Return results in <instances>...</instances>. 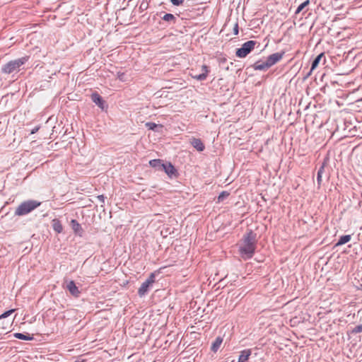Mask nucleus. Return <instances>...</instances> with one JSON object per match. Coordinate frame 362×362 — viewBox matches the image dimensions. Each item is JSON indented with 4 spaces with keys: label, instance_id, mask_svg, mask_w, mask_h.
<instances>
[{
    "label": "nucleus",
    "instance_id": "obj_1",
    "mask_svg": "<svg viewBox=\"0 0 362 362\" xmlns=\"http://www.w3.org/2000/svg\"><path fill=\"white\" fill-rule=\"evenodd\" d=\"M257 234L252 230H248L242 238L240 246V253L244 259H250L255 254L257 247Z\"/></svg>",
    "mask_w": 362,
    "mask_h": 362
},
{
    "label": "nucleus",
    "instance_id": "obj_2",
    "mask_svg": "<svg viewBox=\"0 0 362 362\" xmlns=\"http://www.w3.org/2000/svg\"><path fill=\"white\" fill-rule=\"evenodd\" d=\"M28 57H23L15 60H11L2 66L1 71L6 74L17 72L20 70V67L28 62Z\"/></svg>",
    "mask_w": 362,
    "mask_h": 362
},
{
    "label": "nucleus",
    "instance_id": "obj_3",
    "mask_svg": "<svg viewBox=\"0 0 362 362\" xmlns=\"http://www.w3.org/2000/svg\"><path fill=\"white\" fill-rule=\"evenodd\" d=\"M40 202L36 200H28L22 202L16 209L15 215L21 216H25L40 205Z\"/></svg>",
    "mask_w": 362,
    "mask_h": 362
},
{
    "label": "nucleus",
    "instance_id": "obj_4",
    "mask_svg": "<svg viewBox=\"0 0 362 362\" xmlns=\"http://www.w3.org/2000/svg\"><path fill=\"white\" fill-rule=\"evenodd\" d=\"M256 43L254 40L247 41L242 45L241 47L236 49L235 55L239 58L245 57L254 49Z\"/></svg>",
    "mask_w": 362,
    "mask_h": 362
},
{
    "label": "nucleus",
    "instance_id": "obj_5",
    "mask_svg": "<svg viewBox=\"0 0 362 362\" xmlns=\"http://www.w3.org/2000/svg\"><path fill=\"white\" fill-rule=\"evenodd\" d=\"M90 98L92 101L96 105H98L101 110H103L107 107L106 102L98 92L94 91L93 93H92V94L90 95Z\"/></svg>",
    "mask_w": 362,
    "mask_h": 362
},
{
    "label": "nucleus",
    "instance_id": "obj_6",
    "mask_svg": "<svg viewBox=\"0 0 362 362\" xmlns=\"http://www.w3.org/2000/svg\"><path fill=\"white\" fill-rule=\"evenodd\" d=\"M285 54V52L282 51L281 52H276L272 54H270L266 59L267 64L271 67L279 61L281 60L284 55Z\"/></svg>",
    "mask_w": 362,
    "mask_h": 362
},
{
    "label": "nucleus",
    "instance_id": "obj_7",
    "mask_svg": "<svg viewBox=\"0 0 362 362\" xmlns=\"http://www.w3.org/2000/svg\"><path fill=\"white\" fill-rule=\"evenodd\" d=\"M66 288L69 291V292L74 297H78L81 294V291L76 286L75 282L72 280L66 281Z\"/></svg>",
    "mask_w": 362,
    "mask_h": 362
},
{
    "label": "nucleus",
    "instance_id": "obj_8",
    "mask_svg": "<svg viewBox=\"0 0 362 362\" xmlns=\"http://www.w3.org/2000/svg\"><path fill=\"white\" fill-rule=\"evenodd\" d=\"M161 170H163L170 177H172L173 176H176L177 175V170L171 164V163H163Z\"/></svg>",
    "mask_w": 362,
    "mask_h": 362
},
{
    "label": "nucleus",
    "instance_id": "obj_9",
    "mask_svg": "<svg viewBox=\"0 0 362 362\" xmlns=\"http://www.w3.org/2000/svg\"><path fill=\"white\" fill-rule=\"evenodd\" d=\"M71 226L76 235H78L80 237L83 236V229L76 220L72 219L71 221Z\"/></svg>",
    "mask_w": 362,
    "mask_h": 362
},
{
    "label": "nucleus",
    "instance_id": "obj_10",
    "mask_svg": "<svg viewBox=\"0 0 362 362\" xmlns=\"http://www.w3.org/2000/svg\"><path fill=\"white\" fill-rule=\"evenodd\" d=\"M190 144L199 152H202L205 149V146L200 139L192 138L190 139Z\"/></svg>",
    "mask_w": 362,
    "mask_h": 362
},
{
    "label": "nucleus",
    "instance_id": "obj_11",
    "mask_svg": "<svg viewBox=\"0 0 362 362\" xmlns=\"http://www.w3.org/2000/svg\"><path fill=\"white\" fill-rule=\"evenodd\" d=\"M202 70L203 73L200 74L194 75L192 76V78L197 79V81H204L208 76L209 69L206 65L204 64L202 66Z\"/></svg>",
    "mask_w": 362,
    "mask_h": 362
},
{
    "label": "nucleus",
    "instance_id": "obj_12",
    "mask_svg": "<svg viewBox=\"0 0 362 362\" xmlns=\"http://www.w3.org/2000/svg\"><path fill=\"white\" fill-rule=\"evenodd\" d=\"M322 58L325 59V54L323 52L318 54L313 59V61L312 62L310 70L309 73L307 74V76H310L311 74V72L317 67V66L319 65V64Z\"/></svg>",
    "mask_w": 362,
    "mask_h": 362
},
{
    "label": "nucleus",
    "instance_id": "obj_13",
    "mask_svg": "<svg viewBox=\"0 0 362 362\" xmlns=\"http://www.w3.org/2000/svg\"><path fill=\"white\" fill-rule=\"evenodd\" d=\"M252 67L255 70H259V71H266L270 68V66L267 64V61H265V62L257 61L252 65Z\"/></svg>",
    "mask_w": 362,
    "mask_h": 362
},
{
    "label": "nucleus",
    "instance_id": "obj_14",
    "mask_svg": "<svg viewBox=\"0 0 362 362\" xmlns=\"http://www.w3.org/2000/svg\"><path fill=\"white\" fill-rule=\"evenodd\" d=\"M151 286L148 284V283L146 281L143 282L139 288L138 289V295L140 297L144 296L148 292L149 288Z\"/></svg>",
    "mask_w": 362,
    "mask_h": 362
},
{
    "label": "nucleus",
    "instance_id": "obj_15",
    "mask_svg": "<svg viewBox=\"0 0 362 362\" xmlns=\"http://www.w3.org/2000/svg\"><path fill=\"white\" fill-rule=\"evenodd\" d=\"M251 353L252 351L250 349H245L242 351L238 358V362H246L251 355Z\"/></svg>",
    "mask_w": 362,
    "mask_h": 362
},
{
    "label": "nucleus",
    "instance_id": "obj_16",
    "mask_svg": "<svg viewBox=\"0 0 362 362\" xmlns=\"http://www.w3.org/2000/svg\"><path fill=\"white\" fill-rule=\"evenodd\" d=\"M162 20L168 23L169 24H175L177 22V18L172 13H165L162 17Z\"/></svg>",
    "mask_w": 362,
    "mask_h": 362
},
{
    "label": "nucleus",
    "instance_id": "obj_17",
    "mask_svg": "<svg viewBox=\"0 0 362 362\" xmlns=\"http://www.w3.org/2000/svg\"><path fill=\"white\" fill-rule=\"evenodd\" d=\"M351 235H344L339 238L337 243L334 245V247L344 245L349 243L351 240Z\"/></svg>",
    "mask_w": 362,
    "mask_h": 362
},
{
    "label": "nucleus",
    "instance_id": "obj_18",
    "mask_svg": "<svg viewBox=\"0 0 362 362\" xmlns=\"http://www.w3.org/2000/svg\"><path fill=\"white\" fill-rule=\"evenodd\" d=\"M149 164L152 168H154L158 170H161L163 163L160 159H153L149 161Z\"/></svg>",
    "mask_w": 362,
    "mask_h": 362
},
{
    "label": "nucleus",
    "instance_id": "obj_19",
    "mask_svg": "<svg viewBox=\"0 0 362 362\" xmlns=\"http://www.w3.org/2000/svg\"><path fill=\"white\" fill-rule=\"evenodd\" d=\"M223 342V339L221 337L216 338L215 341L212 343L211 350L214 352H216L220 348Z\"/></svg>",
    "mask_w": 362,
    "mask_h": 362
},
{
    "label": "nucleus",
    "instance_id": "obj_20",
    "mask_svg": "<svg viewBox=\"0 0 362 362\" xmlns=\"http://www.w3.org/2000/svg\"><path fill=\"white\" fill-rule=\"evenodd\" d=\"M52 228L57 233H60L63 230L62 223L58 219H54L52 221Z\"/></svg>",
    "mask_w": 362,
    "mask_h": 362
},
{
    "label": "nucleus",
    "instance_id": "obj_21",
    "mask_svg": "<svg viewBox=\"0 0 362 362\" xmlns=\"http://www.w3.org/2000/svg\"><path fill=\"white\" fill-rule=\"evenodd\" d=\"M14 337L18 339L22 340H32L33 337L30 336L29 334H23V333H15Z\"/></svg>",
    "mask_w": 362,
    "mask_h": 362
},
{
    "label": "nucleus",
    "instance_id": "obj_22",
    "mask_svg": "<svg viewBox=\"0 0 362 362\" xmlns=\"http://www.w3.org/2000/svg\"><path fill=\"white\" fill-rule=\"evenodd\" d=\"M325 171V166L324 165H322L318 170L317 171V182L318 183V185H320L321 184V182H322V173H324Z\"/></svg>",
    "mask_w": 362,
    "mask_h": 362
},
{
    "label": "nucleus",
    "instance_id": "obj_23",
    "mask_svg": "<svg viewBox=\"0 0 362 362\" xmlns=\"http://www.w3.org/2000/svg\"><path fill=\"white\" fill-rule=\"evenodd\" d=\"M229 192H226V191H223L222 192L218 197V200L217 202H223L226 198H227L228 196H229Z\"/></svg>",
    "mask_w": 362,
    "mask_h": 362
},
{
    "label": "nucleus",
    "instance_id": "obj_24",
    "mask_svg": "<svg viewBox=\"0 0 362 362\" xmlns=\"http://www.w3.org/2000/svg\"><path fill=\"white\" fill-rule=\"evenodd\" d=\"M310 4V1L309 0H306L305 1H304L303 3H302L301 4H300L298 6V7L296 9V13H300L301 11H303V9L307 6L308 4Z\"/></svg>",
    "mask_w": 362,
    "mask_h": 362
},
{
    "label": "nucleus",
    "instance_id": "obj_25",
    "mask_svg": "<svg viewBox=\"0 0 362 362\" xmlns=\"http://www.w3.org/2000/svg\"><path fill=\"white\" fill-rule=\"evenodd\" d=\"M145 126L150 130L156 131V129L158 127V124L153 122H146Z\"/></svg>",
    "mask_w": 362,
    "mask_h": 362
},
{
    "label": "nucleus",
    "instance_id": "obj_26",
    "mask_svg": "<svg viewBox=\"0 0 362 362\" xmlns=\"http://www.w3.org/2000/svg\"><path fill=\"white\" fill-rule=\"evenodd\" d=\"M155 274L151 273L145 281L148 283V284H150L151 286H152V284L155 282Z\"/></svg>",
    "mask_w": 362,
    "mask_h": 362
},
{
    "label": "nucleus",
    "instance_id": "obj_27",
    "mask_svg": "<svg viewBox=\"0 0 362 362\" xmlns=\"http://www.w3.org/2000/svg\"><path fill=\"white\" fill-rule=\"evenodd\" d=\"M15 311V309H11L9 310H7L6 312H4V313H2L1 315H0V320L1 319H4V318H6L7 317H8L9 315H11L13 312Z\"/></svg>",
    "mask_w": 362,
    "mask_h": 362
},
{
    "label": "nucleus",
    "instance_id": "obj_28",
    "mask_svg": "<svg viewBox=\"0 0 362 362\" xmlns=\"http://www.w3.org/2000/svg\"><path fill=\"white\" fill-rule=\"evenodd\" d=\"M359 332H362V324L361 325H358L357 326H356L352 330H351V333L352 334H356V333H359Z\"/></svg>",
    "mask_w": 362,
    "mask_h": 362
},
{
    "label": "nucleus",
    "instance_id": "obj_29",
    "mask_svg": "<svg viewBox=\"0 0 362 362\" xmlns=\"http://www.w3.org/2000/svg\"><path fill=\"white\" fill-rule=\"evenodd\" d=\"M185 0H170V3L173 6H179L183 4Z\"/></svg>",
    "mask_w": 362,
    "mask_h": 362
},
{
    "label": "nucleus",
    "instance_id": "obj_30",
    "mask_svg": "<svg viewBox=\"0 0 362 362\" xmlns=\"http://www.w3.org/2000/svg\"><path fill=\"white\" fill-rule=\"evenodd\" d=\"M117 78L119 80H120L121 81H125V74L124 73L118 72L117 73Z\"/></svg>",
    "mask_w": 362,
    "mask_h": 362
},
{
    "label": "nucleus",
    "instance_id": "obj_31",
    "mask_svg": "<svg viewBox=\"0 0 362 362\" xmlns=\"http://www.w3.org/2000/svg\"><path fill=\"white\" fill-rule=\"evenodd\" d=\"M239 30H238V24L236 23L233 28V34L235 35H237L238 34Z\"/></svg>",
    "mask_w": 362,
    "mask_h": 362
},
{
    "label": "nucleus",
    "instance_id": "obj_32",
    "mask_svg": "<svg viewBox=\"0 0 362 362\" xmlns=\"http://www.w3.org/2000/svg\"><path fill=\"white\" fill-rule=\"evenodd\" d=\"M97 199L103 204L105 202V197L103 195H98Z\"/></svg>",
    "mask_w": 362,
    "mask_h": 362
},
{
    "label": "nucleus",
    "instance_id": "obj_33",
    "mask_svg": "<svg viewBox=\"0 0 362 362\" xmlns=\"http://www.w3.org/2000/svg\"><path fill=\"white\" fill-rule=\"evenodd\" d=\"M40 129V127H35V128H33L31 132H30V134H35Z\"/></svg>",
    "mask_w": 362,
    "mask_h": 362
},
{
    "label": "nucleus",
    "instance_id": "obj_34",
    "mask_svg": "<svg viewBox=\"0 0 362 362\" xmlns=\"http://www.w3.org/2000/svg\"><path fill=\"white\" fill-rule=\"evenodd\" d=\"M75 362H86V360L82 358H78Z\"/></svg>",
    "mask_w": 362,
    "mask_h": 362
}]
</instances>
